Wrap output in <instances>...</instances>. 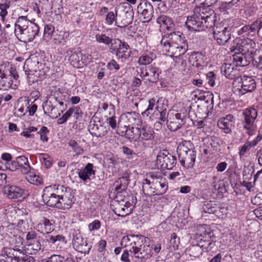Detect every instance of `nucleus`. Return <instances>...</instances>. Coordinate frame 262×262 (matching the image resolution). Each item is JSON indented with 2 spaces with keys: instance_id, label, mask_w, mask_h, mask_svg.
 Listing matches in <instances>:
<instances>
[{
  "instance_id": "nucleus-1",
  "label": "nucleus",
  "mask_w": 262,
  "mask_h": 262,
  "mask_svg": "<svg viewBox=\"0 0 262 262\" xmlns=\"http://www.w3.org/2000/svg\"><path fill=\"white\" fill-rule=\"evenodd\" d=\"M218 0H194V14L187 17L185 26L189 30L201 31L214 25L215 15L209 8Z\"/></svg>"
},
{
  "instance_id": "nucleus-2",
  "label": "nucleus",
  "mask_w": 262,
  "mask_h": 262,
  "mask_svg": "<svg viewBox=\"0 0 262 262\" xmlns=\"http://www.w3.org/2000/svg\"><path fill=\"white\" fill-rule=\"evenodd\" d=\"M146 237L141 235L129 234L124 236L121 242L122 246L126 247L123 252L121 260L124 262H130V256L144 262L149 258L151 256V249L149 245L145 244Z\"/></svg>"
},
{
  "instance_id": "nucleus-3",
  "label": "nucleus",
  "mask_w": 262,
  "mask_h": 262,
  "mask_svg": "<svg viewBox=\"0 0 262 262\" xmlns=\"http://www.w3.org/2000/svg\"><path fill=\"white\" fill-rule=\"evenodd\" d=\"M182 35L180 32H173L167 36H163L161 46L164 51L169 53L170 56L178 58L187 51L188 45L184 37H182Z\"/></svg>"
},
{
  "instance_id": "nucleus-4",
  "label": "nucleus",
  "mask_w": 262,
  "mask_h": 262,
  "mask_svg": "<svg viewBox=\"0 0 262 262\" xmlns=\"http://www.w3.org/2000/svg\"><path fill=\"white\" fill-rule=\"evenodd\" d=\"M14 26L15 35L20 41L24 42L33 41L39 31L38 26L30 21L25 16L19 17Z\"/></svg>"
},
{
  "instance_id": "nucleus-5",
  "label": "nucleus",
  "mask_w": 262,
  "mask_h": 262,
  "mask_svg": "<svg viewBox=\"0 0 262 262\" xmlns=\"http://www.w3.org/2000/svg\"><path fill=\"white\" fill-rule=\"evenodd\" d=\"M257 116V111L253 108L245 109L239 116L240 127H243L245 133L250 136L253 135L255 132L256 126L255 120Z\"/></svg>"
},
{
  "instance_id": "nucleus-6",
  "label": "nucleus",
  "mask_w": 262,
  "mask_h": 262,
  "mask_svg": "<svg viewBox=\"0 0 262 262\" xmlns=\"http://www.w3.org/2000/svg\"><path fill=\"white\" fill-rule=\"evenodd\" d=\"M19 76L16 70L11 68L8 71L0 73V90L7 91L10 89H16Z\"/></svg>"
},
{
  "instance_id": "nucleus-7",
  "label": "nucleus",
  "mask_w": 262,
  "mask_h": 262,
  "mask_svg": "<svg viewBox=\"0 0 262 262\" xmlns=\"http://www.w3.org/2000/svg\"><path fill=\"white\" fill-rule=\"evenodd\" d=\"M42 198L43 202L50 207L60 209V198L58 185H53L46 187L43 190Z\"/></svg>"
},
{
  "instance_id": "nucleus-8",
  "label": "nucleus",
  "mask_w": 262,
  "mask_h": 262,
  "mask_svg": "<svg viewBox=\"0 0 262 262\" xmlns=\"http://www.w3.org/2000/svg\"><path fill=\"white\" fill-rule=\"evenodd\" d=\"M177 152L181 165L186 168L193 166L196 158L195 151L194 150L182 144L178 146Z\"/></svg>"
},
{
  "instance_id": "nucleus-9",
  "label": "nucleus",
  "mask_w": 262,
  "mask_h": 262,
  "mask_svg": "<svg viewBox=\"0 0 262 262\" xmlns=\"http://www.w3.org/2000/svg\"><path fill=\"white\" fill-rule=\"evenodd\" d=\"M233 84L241 95L251 92L256 88L254 79L252 77L245 75L236 77Z\"/></svg>"
},
{
  "instance_id": "nucleus-10",
  "label": "nucleus",
  "mask_w": 262,
  "mask_h": 262,
  "mask_svg": "<svg viewBox=\"0 0 262 262\" xmlns=\"http://www.w3.org/2000/svg\"><path fill=\"white\" fill-rule=\"evenodd\" d=\"M176 164V158L166 150L160 151L157 157L156 164L162 169H171Z\"/></svg>"
},
{
  "instance_id": "nucleus-11",
  "label": "nucleus",
  "mask_w": 262,
  "mask_h": 262,
  "mask_svg": "<svg viewBox=\"0 0 262 262\" xmlns=\"http://www.w3.org/2000/svg\"><path fill=\"white\" fill-rule=\"evenodd\" d=\"M255 42L252 39L247 38L238 40L236 45L231 47L230 50L231 52L235 51L242 52L244 54H248L249 56L255 52Z\"/></svg>"
},
{
  "instance_id": "nucleus-12",
  "label": "nucleus",
  "mask_w": 262,
  "mask_h": 262,
  "mask_svg": "<svg viewBox=\"0 0 262 262\" xmlns=\"http://www.w3.org/2000/svg\"><path fill=\"white\" fill-rule=\"evenodd\" d=\"M119 41L118 47L116 49H112L111 53L115 54L118 60L122 62L128 60L132 55V51L129 46L125 41H122L119 39H115L114 43H116Z\"/></svg>"
},
{
  "instance_id": "nucleus-13",
  "label": "nucleus",
  "mask_w": 262,
  "mask_h": 262,
  "mask_svg": "<svg viewBox=\"0 0 262 262\" xmlns=\"http://www.w3.org/2000/svg\"><path fill=\"white\" fill-rule=\"evenodd\" d=\"M73 247L78 252L82 253H88L92 248L89 245L87 240L83 238L79 230H74L72 232Z\"/></svg>"
},
{
  "instance_id": "nucleus-14",
  "label": "nucleus",
  "mask_w": 262,
  "mask_h": 262,
  "mask_svg": "<svg viewBox=\"0 0 262 262\" xmlns=\"http://www.w3.org/2000/svg\"><path fill=\"white\" fill-rule=\"evenodd\" d=\"M58 185V190L60 198V204L62 207L61 209L69 208L74 203L73 196L69 188L63 185Z\"/></svg>"
},
{
  "instance_id": "nucleus-15",
  "label": "nucleus",
  "mask_w": 262,
  "mask_h": 262,
  "mask_svg": "<svg viewBox=\"0 0 262 262\" xmlns=\"http://www.w3.org/2000/svg\"><path fill=\"white\" fill-rule=\"evenodd\" d=\"M137 11L143 18L144 21H149L153 16L154 8L147 0H141L137 7Z\"/></svg>"
},
{
  "instance_id": "nucleus-16",
  "label": "nucleus",
  "mask_w": 262,
  "mask_h": 262,
  "mask_svg": "<svg viewBox=\"0 0 262 262\" xmlns=\"http://www.w3.org/2000/svg\"><path fill=\"white\" fill-rule=\"evenodd\" d=\"M213 37L219 45H224L231 37V29L228 27H216L213 31Z\"/></svg>"
},
{
  "instance_id": "nucleus-17",
  "label": "nucleus",
  "mask_w": 262,
  "mask_h": 262,
  "mask_svg": "<svg viewBox=\"0 0 262 262\" xmlns=\"http://www.w3.org/2000/svg\"><path fill=\"white\" fill-rule=\"evenodd\" d=\"M43 108L44 114L52 119L58 118L63 112L58 110L50 97L43 103Z\"/></svg>"
},
{
  "instance_id": "nucleus-18",
  "label": "nucleus",
  "mask_w": 262,
  "mask_h": 262,
  "mask_svg": "<svg viewBox=\"0 0 262 262\" xmlns=\"http://www.w3.org/2000/svg\"><path fill=\"white\" fill-rule=\"evenodd\" d=\"M42 63L36 59L32 60V59L31 61L27 60L24 68L26 74L28 75L29 82H31L30 79L32 75L36 74V76H37V73L38 71H40Z\"/></svg>"
},
{
  "instance_id": "nucleus-19",
  "label": "nucleus",
  "mask_w": 262,
  "mask_h": 262,
  "mask_svg": "<svg viewBox=\"0 0 262 262\" xmlns=\"http://www.w3.org/2000/svg\"><path fill=\"white\" fill-rule=\"evenodd\" d=\"M124 13L121 20V26L120 27H125L130 24L134 18V12L133 7L128 3H125L121 6Z\"/></svg>"
},
{
  "instance_id": "nucleus-20",
  "label": "nucleus",
  "mask_w": 262,
  "mask_h": 262,
  "mask_svg": "<svg viewBox=\"0 0 262 262\" xmlns=\"http://www.w3.org/2000/svg\"><path fill=\"white\" fill-rule=\"evenodd\" d=\"M4 192L10 199H16L21 198L25 190L15 185H7L4 188Z\"/></svg>"
},
{
  "instance_id": "nucleus-21",
  "label": "nucleus",
  "mask_w": 262,
  "mask_h": 262,
  "mask_svg": "<svg viewBox=\"0 0 262 262\" xmlns=\"http://www.w3.org/2000/svg\"><path fill=\"white\" fill-rule=\"evenodd\" d=\"M94 165L92 163H88L84 167L77 169L79 178L85 182L91 180V177L95 174Z\"/></svg>"
},
{
  "instance_id": "nucleus-22",
  "label": "nucleus",
  "mask_w": 262,
  "mask_h": 262,
  "mask_svg": "<svg viewBox=\"0 0 262 262\" xmlns=\"http://www.w3.org/2000/svg\"><path fill=\"white\" fill-rule=\"evenodd\" d=\"M91 59V55H83L81 52H74L69 57V61L74 67L80 66L82 63H87Z\"/></svg>"
},
{
  "instance_id": "nucleus-23",
  "label": "nucleus",
  "mask_w": 262,
  "mask_h": 262,
  "mask_svg": "<svg viewBox=\"0 0 262 262\" xmlns=\"http://www.w3.org/2000/svg\"><path fill=\"white\" fill-rule=\"evenodd\" d=\"M234 123V117L232 115H227L225 117L221 118L217 122L219 128L224 130L225 133L231 132V127Z\"/></svg>"
},
{
  "instance_id": "nucleus-24",
  "label": "nucleus",
  "mask_w": 262,
  "mask_h": 262,
  "mask_svg": "<svg viewBox=\"0 0 262 262\" xmlns=\"http://www.w3.org/2000/svg\"><path fill=\"white\" fill-rule=\"evenodd\" d=\"M139 140L140 141L151 140L154 138V131L151 127L145 124L139 127Z\"/></svg>"
},
{
  "instance_id": "nucleus-25",
  "label": "nucleus",
  "mask_w": 262,
  "mask_h": 262,
  "mask_svg": "<svg viewBox=\"0 0 262 262\" xmlns=\"http://www.w3.org/2000/svg\"><path fill=\"white\" fill-rule=\"evenodd\" d=\"M258 20L255 21L251 25H245L237 31L238 35L244 36H254L258 30Z\"/></svg>"
},
{
  "instance_id": "nucleus-26",
  "label": "nucleus",
  "mask_w": 262,
  "mask_h": 262,
  "mask_svg": "<svg viewBox=\"0 0 262 262\" xmlns=\"http://www.w3.org/2000/svg\"><path fill=\"white\" fill-rule=\"evenodd\" d=\"M36 229L40 233L49 234L54 230V228L49 219L43 218L36 226Z\"/></svg>"
},
{
  "instance_id": "nucleus-27",
  "label": "nucleus",
  "mask_w": 262,
  "mask_h": 262,
  "mask_svg": "<svg viewBox=\"0 0 262 262\" xmlns=\"http://www.w3.org/2000/svg\"><path fill=\"white\" fill-rule=\"evenodd\" d=\"M221 72L227 78L232 79L235 78V76L238 74V71L234 66L230 63H224L221 67Z\"/></svg>"
},
{
  "instance_id": "nucleus-28",
  "label": "nucleus",
  "mask_w": 262,
  "mask_h": 262,
  "mask_svg": "<svg viewBox=\"0 0 262 262\" xmlns=\"http://www.w3.org/2000/svg\"><path fill=\"white\" fill-rule=\"evenodd\" d=\"M248 54L239 51L236 52L233 55V61L236 66L245 67L249 63V60L247 59Z\"/></svg>"
},
{
  "instance_id": "nucleus-29",
  "label": "nucleus",
  "mask_w": 262,
  "mask_h": 262,
  "mask_svg": "<svg viewBox=\"0 0 262 262\" xmlns=\"http://www.w3.org/2000/svg\"><path fill=\"white\" fill-rule=\"evenodd\" d=\"M159 69L150 66L146 69V72L144 75V77H148V80L150 82H156L159 79Z\"/></svg>"
},
{
  "instance_id": "nucleus-30",
  "label": "nucleus",
  "mask_w": 262,
  "mask_h": 262,
  "mask_svg": "<svg viewBox=\"0 0 262 262\" xmlns=\"http://www.w3.org/2000/svg\"><path fill=\"white\" fill-rule=\"evenodd\" d=\"M156 58V55L153 52L146 51L141 55L138 60L140 65H147Z\"/></svg>"
},
{
  "instance_id": "nucleus-31",
  "label": "nucleus",
  "mask_w": 262,
  "mask_h": 262,
  "mask_svg": "<svg viewBox=\"0 0 262 262\" xmlns=\"http://www.w3.org/2000/svg\"><path fill=\"white\" fill-rule=\"evenodd\" d=\"M95 38L98 43L108 46L110 50L113 49V43L115 39L111 37L107 36L104 33H97L95 35Z\"/></svg>"
},
{
  "instance_id": "nucleus-32",
  "label": "nucleus",
  "mask_w": 262,
  "mask_h": 262,
  "mask_svg": "<svg viewBox=\"0 0 262 262\" xmlns=\"http://www.w3.org/2000/svg\"><path fill=\"white\" fill-rule=\"evenodd\" d=\"M215 237H211L208 239L200 238L198 243L203 251L207 252L213 248L215 246Z\"/></svg>"
},
{
  "instance_id": "nucleus-33",
  "label": "nucleus",
  "mask_w": 262,
  "mask_h": 262,
  "mask_svg": "<svg viewBox=\"0 0 262 262\" xmlns=\"http://www.w3.org/2000/svg\"><path fill=\"white\" fill-rule=\"evenodd\" d=\"M26 174H27L26 179L30 183L35 185H39L42 183V178L34 171L33 169L31 168L30 171Z\"/></svg>"
},
{
  "instance_id": "nucleus-34",
  "label": "nucleus",
  "mask_w": 262,
  "mask_h": 262,
  "mask_svg": "<svg viewBox=\"0 0 262 262\" xmlns=\"http://www.w3.org/2000/svg\"><path fill=\"white\" fill-rule=\"evenodd\" d=\"M128 185L126 177H121L118 179L114 184L117 194L120 193L125 191Z\"/></svg>"
},
{
  "instance_id": "nucleus-35",
  "label": "nucleus",
  "mask_w": 262,
  "mask_h": 262,
  "mask_svg": "<svg viewBox=\"0 0 262 262\" xmlns=\"http://www.w3.org/2000/svg\"><path fill=\"white\" fill-rule=\"evenodd\" d=\"M220 208V205L214 201L204 202L202 209L203 212L208 213H215Z\"/></svg>"
},
{
  "instance_id": "nucleus-36",
  "label": "nucleus",
  "mask_w": 262,
  "mask_h": 262,
  "mask_svg": "<svg viewBox=\"0 0 262 262\" xmlns=\"http://www.w3.org/2000/svg\"><path fill=\"white\" fill-rule=\"evenodd\" d=\"M139 127H130L129 125L127 127L125 136L129 140L137 141L139 140Z\"/></svg>"
},
{
  "instance_id": "nucleus-37",
  "label": "nucleus",
  "mask_w": 262,
  "mask_h": 262,
  "mask_svg": "<svg viewBox=\"0 0 262 262\" xmlns=\"http://www.w3.org/2000/svg\"><path fill=\"white\" fill-rule=\"evenodd\" d=\"M201 238L208 239V238L215 237L214 233L206 225L200 226L197 233Z\"/></svg>"
},
{
  "instance_id": "nucleus-38",
  "label": "nucleus",
  "mask_w": 262,
  "mask_h": 262,
  "mask_svg": "<svg viewBox=\"0 0 262 262\" xmlns=\"http://www.w3.org/2000/svg\"><path fill=\"white\" fill-rule=\"evenodd\" d=\"M41 244L39 241L35 240L33 242H29L27 243L26 250L29 254H35L41 249Z\"/></svg>"
},
{
  "instance_id": "nucleus-39",
  "label": "nucleus",
  "mask_w": 262,
  "mask_h": 262,
  "mask_svg": "<svg viewBox=\"0 0 262 262\" xmlns=\"http://www.w3.org/2000/svg\"><path fill=\"white\" fill-rule=\"evenodd\" d=\"M153 185L157 195L164 194L168 189V186L165 182H162V179L160 181H159L157 179L154 181Z\"/></svg>"
},
{
  "instance_id": "nucleus-40",
  "label": "nucleus",
  "mask_w": 262,
  "mask_h": 262,
  "mask_svg": "<svg viewBox=\"0 0 262 262\" xmlns=\"http://www.w3.org/2000/svg\"><path fill=\"white\" fill-rule=\"evenodd\" d=\"M142 191L147 195H156L155 190L153 185V182L151 183L150 181L145 179L142 186Z\"/></svg>"
},
{
  "instance_id": "nucleus-41",
  "label": "nucleus",
  "mask_w": 262,
  "mask_h": 262,
  "mask_svg": "<svg viewBox=\"0 0 262 262\" xmlns=\"http://www.w3.org/2000/svg\"><path fill=\"white\" fill-rule=\"evenodd\" d=\"M17 159L19 162V165L21 166V172L22 173H27L29 172L31 167L29 165L28 158L25 156H21L17 157Z\"/></svg>"
},
{
  "instance_id": "nucleus-42",
  "label": "nucleus",
  "mask_w": 262,
  "mask_h": 262,
  "mask_svg": "<svg viewBox=\"0 0 262 262\" xmlns=\"http://www.w3.org/2000/svg\"><path fill=\"white\" fill-rule=\"evenodd\" d=\"M129 198H131V199H129V201L126 202L125 204L124 205V207L127 209L126 212L123 213H117L116 212V214L118 216L122 217L125 216L132 212V209L131 207H132V208H133L135 206L136 203V199L132 195L130 196Z\"/></svg>"
},
{
  "instance_id": "nucleus-43",
  "label": "nucleus",
  "mask_w": 262,
  "mask_h": 262,
  "mask_svg": "<svg viewBox=\"0 0 262 262\" xmlns=\"http://www.w3.org/2000/svg\"><path fill=\"white\" fill-rule=\"evenodd\" d=\"M46 238L48 242L52 244L59 245L61 243L64 244L66 243L65 237L61 234L48 235Z\"/></svg>"
},
{
  "instance_id": "nucleus-44",
  "label": "nucleus",
  "mask_w": 262,
  "mask_h": 262,
  "mask_svg": "<svg viewBox=\"0 0 262 262\" xmlns=\"http://www.w3.org/2000/svg\"><path fill=\"white\" fill-rule=\"evenodd\" d=\"M239 0H232L231 1H225L222 2L218 9L221 12H226L228 9L231 8L234 5L237 4Z\"/></svg>"
},
{
  "instance_id": "nucleus-45",
  "label": "nucleus",
  "mask_w": 262,
  "mask_h": 262,
  "mask_svg": "<svg viewBox=\"0 0 262 262\" xmlns=\"http://www.w3.org/2000/svg\"><path fill=\"white\" fill-rule=\"evenodd\" d=\"M19 257L12 256L7 251L3 252L0 255L1 262H19Z\"/></svg>"
},
{
  "instance_id": "nucleus-46",
  "label": "nucleus",
  "mask_w": 262,
  "mask_h": 262,
  "mask_svg": "<svg viewBox=\"0 0 262 262\" xmlns=\"http://www.w3.org/2000/svg\"><path fill=\"white\" fill-rule=\"evenodd\" d=\"M68 144L72 148L73 151L75 153V155L78 156L82 154L83 149L79 146L78 142L75 140L71 139L69 141Z\"/></svg>"
},
{
  "instance_id": "nucleus-47",
  "label": "nucleus",
  "mask_w": 262,
  "mask_h": 262,
  "mask_svg": "<svg viewBox=\"0 0 262 262\" xmlns=\"http://www.w3.org/2000/svg\"><path fill=\"white\" fill-rule=\"evenodd\" d=\"M54 31V27L51 25H46L45 26L43 38L46 41H49Z\"/></svg>"
},
{
  "instance_id": "nucleus-48",
  "label": "nucleus",
  "mask_w": 262,
  "mask_h": 262,
  "mask_svg": "<svg viewBox=\"0 0 262 262\" xmlns=\"http://www.w3.org/2000/svg\"><path fill=\"white\" fill-rule=\"evenodd\" d=\"M124 116L127 120L128 123L132 125L137 123V120L139 121L138 114L134 112H126L124 114Z\"/></svg>"
},
{
  "instance_id": "nucleus-49",
  "label": "nucleus",
  "mask_w": 262,
  "mask_h": 262,
  "mask_svg": "<svg viewBox=\"0 0 262 262\" xmlns=\"http://www.w3.org/2000/svg\"><path fill=\"white\" fill-rule=\"evenodd\" d=\"M183 124V121L172 119L168 123L167 127L171 131L174 132L181 128Z\"/></svg>"
},
{
  "instance_id": "nucleus-50",
  "label": "nucleus",
  "mask_w": 262,
  "mask_h": 262,
  "mask_svg": "<svg viewBox=\"0 0 262 262\" xmlns=\"http://www.w3.org/2000/svg\"><path fill=\"white\" fill-rule=\"evenodd\" d=\"M190 254L194 257H198L202 254L203 250L200 247L199 243L196 245L191 246L189 248Z\"/></svg>"
},
{
  "instance_id": "nucleus-51",
  "label": "nucleus",
  "mask_w": 262,
  "mask_h": 262,
  "mask_svg": "<svg viewBox=\"0 0 262 262\" xmlns=\"http://www.w3.org/2000/svg\"><path fill=\"white\" fill-rule=\"evenodd\" d=\"M41 262H68V261L63 256L54 254L48 258L43 259Z\"/></svg>"
},
{
  "instance_id": "nucleus-52",
  "label": "nucleus",
  "mask_w": 262,
  "mask_h": 262,
  "mask_svg": "<svg viewBox=\"0 0 262 262\" xmlns=\"http://www.w3.org/2000/svg\"><path fill=\"white\" fill-rule=\"evenodd\" d=\"M156 102V100L155 98L150 99L148 100L149 104H148L147 108L144 112L142 113V116H145L147 117L149 115V114H152V111L155 106Z\"/></svg>"
},
{
  "instance_id": "nucleus-53",
  "label": "nucleus",
  "mask_w": 262,
  "mask_h": 262,
  "mask_svg": "<svg viewBox=\"0 0 262 262\" xmlns=\"http://www.w3.org/2000/svg\"><path fill=\"white\" fill-rule=\"evenodd\" d=\"M9 4L10 2L0 4V16H1L3 21L4 20L5 16L8 14L7 10L10 7Z\"/></svg>"
},
{
  "instance_id": "nucleus-54",
  "label": "nucleus",
  "mask_w": 262,
  "mask_h": 262,
  "mask_svg": "<svg viewBox=\"0 0 262 262\" xmlns=\"http://www.w3.org/2000/svg\"><path fill=\"white\" fill-rule=\"evenodd\" d=\"M170 19L166 15H161L157 19V23L162 26H166L168 28L167 26L170 23Z\"/></svg>"
},
{
  "instance_id": "nucleus-55",
  "label": "nucleus",
  "mask_w": 262,
  "mask_h": 262,
  "mask_svg": "<svg viewBox=\"0 0 262 262\" xmlns=\"http://www.w3.org/2000/svg\"><path fill=\"white\" fill-rule=\"evenodd\" d=\"M117 11L116 9H115V13L113 12V11L107 13L105 17V21L106 23L110 25H112L115 20V19L117 18Z\"/></svg>"
},
{
  "instance_id": "nucleus-56",
  "label": "nucleus",
  "mask_w": 262,
  "mask_h": 262,
  "mask_svg": "<svg viewBox=\"0 0 262 262\" xmlns=\"http://www.w3.org/2000/svg\"><path fill=\"white\" fill-rule=\"evenodd\" d=\"M72 111L71 107H70L63 115L61 117L58 118L57 123L59 124H62L66 122L68 119L72 115Z\"/></svg>"
},
{
  "instance_id": "nucleus-57",
  "label": "nucleus",
  "mask_w": 262,
  "mask_h": 262,
  "mask_svg": "<svg viewBox=\"0 0 262 262\" xmlns=\"http://www.w3.org/2000/svg\"><path fill=\"white\" fill-rule=\"evenodd\" d=\"M206 79L208 84L211 86H213L215 85V80L216 79V75L213 72H209L206 74Z\"/></svg>"
},
{
  "instance_id": "nucleus-58",
  "label": "nucleus",
  "mask_w": 262,
  "mask_h": 262,
  "mask_svg": "<svg viewBox=\"0 0 262 262\" xmlns=\"http://www.w3.org/2000/svg\"><path fill=\"white\" fill-rule=\"evenodd\" d=\"M49 133V130L46 126H42L38 133L40 135V139L43 142H47L48 138L47 133Z\"/></svg>"
},
{
  "instance_id": "nucleus-59",
  "label": "nucleus",
  "mask_w": 262,
  "mask_h": 262,
  "mask_svg": "<svg viewBox=\"0 0 262 262\" xmlns=\"http://www.w3.org/2000/svg\"><path fill=\"white\" fill-rule=\"evenodd\" d=\"M101 226V223L100 221L98 220H95L89 225V230L91 232L98 230L100 228Z\"/></svg>"
},
{
  "instance_id": "nucleus-60",
  "label": "nucleus",
  "mask_w": 262,
  "mask_h": 262,
  "mask_svg": "<svg viewBox=\"0 0 262 262\" xmlns=\"http://www.w3.org/2000/svg\"><path fill=\"white\" fill-rule=\"evenodd\" d=\"M170 243L174 249L178 248L179 243V238L177 237L175 233L171 234Z\"/></svg>"
},
{
  "instance_id": "nucleus-61",
  "label": "nucleus",
  "mask_w": 262,
  "mask_h": 262,
  "mask_svg": "<svg viewBox=\"0 0 262 262\" xmlns=\"http://www.w3.org/2000/svg\"><path fill=\"white\" fill-rule=\"evenodd\" d=\"M106 241L104 239L100 240L96 244V247L99 252H103L105 251Z\"/></svg>"
},
{
  "instance_id": "nucleus-62",
  "label": "nucleus",
  "mask_w": 262,
  "mask_h": 262,
  "mask_svg": "<svg viewBox=\"0 0 262 262\" xmlns=\"http://www.w3.org/2000/svg\"><path fill=\"white\" fill-rule=\"evenodd\" d=\"M251 148L249 142H246L239 149V155L241 158L243 157L246 153Z\"/></svg>"
},
{
  "instance_id": "nucleus-63",
  "label": "nucleus",
  "mask_w": 262,
  "mask_h": 262,
  "mask_svg": "<svg viewBox=\"0 0 262 262\" xmlns=\"http://www.w3.org/2000/svg\"><path fill=\"white\" fill-rule=\"evenodd\" d=\"M107 68L111 71L114 69L115 70H118L120 69V66L114 59H112L107 63Z\"/></svg>"
},
{
  "instance_id": "nucleus-64",
  "label": "nucleus",
  "mask_w": 262,
  "mask_h": 262,
  "mask_svg": "<svg viewBox=\"0 0 262 262\" xmlns=\"http://www.w3.org/2000/svg\"><path fill=\"white\" fill-rule=\"evenodd\" d=\"M252 203L256 205H260L262 204V193L256 194L251 199Z\"/></svg>"
}]
</instances>
